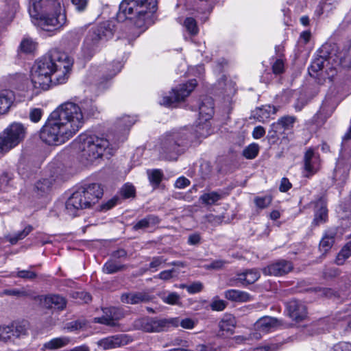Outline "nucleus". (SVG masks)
Instances as JSON below:
<instances>
[{
    "label": "nucleus",
    "instance_id": "nucleus-35",
    "mask_svg": "<svg viewBox=\"0 0 351 351\" xmlns=\"http://www.w3.org/2000/svg\"><path fill=\"white\" fill-rule=\"evenodd\" d=\"M36 48V43L32 38H25L22 40L19 49L21 52L25 53H33Z\"/></svg>",
    "mask_w": 351,
    "mask_h": 351
},
{
    "label": "nucleus",
    "instance_id": "nucleus-20",
    "mask_svg": "<svg viewBox=\"0 0 351 351\" xmlns=\"http://www.w3.org/2000/svg\"><path fill=\"white\" fill-rule=\"evenodd\" d=\"M278 325L277 319L265 316L260 318L254 325L255 329L258 332L259 335L262 333H267L272 330Z\"/></svg>",
    "mask_w": 351,
    "mask_h": 351
},
{
    "label": "nucleus",
    "instance_id": "nucleus-37",
    "mask_svg": "<svg viewBox=\"0 0 351 351\" xmlns=\"http://www.w3.org/2000/svg\"><path fill=\"white\" fill-rule=\"evenodd\" d=\"M125 268V265H121L114 261L110 260L108 262H106L104 267H103V271L106 274H114L119 271H121Z\"/></svg>",
    "mask_w": 351,
    "mask_h": 351
},
{
    "label": "nucleus",
    "instance_id": "nucleus-58",
    "mask_svg": "<svg viewBox=\"0 0 351 351\" xmlns=\"http://www.w3.org/2000/svg\"><path fill=\"white\" fill-rule=\"evenodd\" d=\"M190 184V181L185 177H180L175 182V186L178 189H184Z\"/></svg>",
    "mask_w": 351,
    "mask_h": 351
},
{
    "label": "nucleus",
    "instance_id": "nucleus-48",
    "mask_svg": "<svg viewBox=\"0 0 351 351\" xmlns=\"http://www.w3.org/2000/svg\"><path fill=\"white\" fill-rule=\"evenodd\" d=\"M52 185V182L49 179H43L42 180H39L36 184V189L38 191H40L41 193H46L49 191L51 186Z\"/></svg>",
    "mask_w": 351,
    "mask_h": 351
},
{
    "label": "nucleus",
    "instance_id": "nucleus-17",
    "mask_svg": "<svg viewBox=\"0 0 351 351\" xmlns=\"http://www.w3.org/2000/svg\"><path fill=\"white\" fill-rule=\"evenodd\" d=\"M140 328L148 332H159L164 330L167 322L165 320H156L143 318L138 321Z\"/></svg>",
    "mask_w": 351,
    "mask_h": 351
},
{
    "label": "nucleus",
    "instance_id": "nucleus-18",
    "mask_svg": "<svg viewBox=\"0 0 351 351\" xmlns=\"http://www.w3.org/2000/svg\"><path fill=\"white\" fill-rule=\"evenodd\" d=\"M39 300L42 305L48 308H56L62 310L65 308L66 300L58 295H51L47 296H40Z\"/></svg>",
    "mask_w": 351,
    "mask_h": 351
},
{
    "label": "nucleus",
    "instance_id": "nucleus-46",
    "mask_svg": "<svg viewBox=\"0 0 351 351\" xmlns=\"http://www.w3.org/2000/svg\"><path fill=\"white\" fill-rule=\"evenodd\" d=\"M226 305L227 303L226 301L219 299L218 297H215L212 300L210 306L214 311H221L226 308Z\"/></svg>",
    "mask_w": 351,
    "mask_h": 351
},
{
    "label": "nucleus",
    "instance_id": "nucleus-7",
    "mask_svg": "<svg viewBox=\"0 0 351 351\" xmlns=\"http://www.w3.org/2000/svg\"><path fill=\"white\" fill-rule=\"evenodd\" d=\"M77 141L82 159L90 162L100 158L109 146V142L106 138L92 134H81Z\"/></svg>",
    "mask_w": 351,
    "mask_h": 351
},
{
    "label": "nucleus",
    "instance_id": "nucleus-33",
    "mask_svg": "<svg viewBox=\"0 0 351 351\" xmlns=\"http://www.w3.org/2000/svg\"><path fill=\"white\" fill-rule=\"evenodd\" d=\"M17 330H14V326H0V341H7L12 337H19Z\"/></svg>",
    "mask_w": 351,
    "mask_h": 351
},
{
    "label": "nucleus",
    "instance_id": "nucleus-42",
    "mask_svg": "<svg viewBox=\"0 0 351 351\" xmlns=\"http://www.w3.org/2000/svg\"><path fill=\"white\" fill-rule=\"evenodd\" d=\"M183 25L191 35L195 36L198 34L199 28L195 19L192 17L186 18Z\"/></svg>",
    "mask_w": 351,
    "mask_h": 351
},
{
    "label": "nucleus",
    "instance_id": "nucleus-5",
    "mask_svg": "<svg viewBox=\"0 0 351 351\" xmlns=\"http://www.w3.org/2000/svg\"><path fill=\"white\" fill-rule=\"evenodd\" d=\"M104 190L97 183L85 184L77 189L66 202L69 215L75 216L79 210L91 207L102 197Z\"/></svg>",
    "mask_w": 351,
    "mask_h": 351
},
{
    "label": "nucleus",
    "instance_id": "nucleus-22",
    "mask_svg": "<svg viewBox=\"0 0 351 351\" xmlns=\"http://www.w3.org/2000/svg\"><path fill=\"white\" fill-rule=\"evenodd\" d=\"M316 208L317 210L313 223L316 226H319L325 223L328 219L326 200L323 197L320 198L316 203Z\"/></svg>",
    "mask_w": 351,
    "mask_h": 351
},
{
    "label": "nucleus",
    "instance_id": "nucleus-11",
    "mask_svg": "<svg viewBox=\"0 0 351 351\" xmlns=\"http://www.w3.org/2000/svg\"><path fill=\"white\" fill-rule=\"evenodd\" d=\"M197 86L196 80H190L186 84L180 85L178 88L173 89L169 96H165L160 101L161 105L172 106L175 103L184 100Z\"/></svg>",
    "mask_w": 351,
    "mask_h": 351
},
{
    "label": "nucleus",
    "instance_id": "nucleus-43",
    "mask_svg": "<svg viewBox=\"0 0 351 351\" xmlns=\"http://www.w3.org/2000/svg\"><path fill=\"white\" fill-rule=\"evenodd\" d=\"M272 71L275 75H280L285 71V60L282 55L280 54L279 57L272 64Z\"/></svg>",
    "mask_w": 351,
    "mask_h": 351
},
{
    "label": "nucleus",
    "instance_id": "nucleus-4",
    "mask_svg": "<svg viewBox=\"0 0 351 351\" xmlns=\"http://www.w3.org/2000/svg\"><path fill=\"white\" fill-rule=\"evenodd\" d=\"M156 0H123L117 14L119 20L129 19L136 27L145 30L153 23V14L156 11Z\"/></svg>",
    "mask_w": 351,
    "mask_h": 351
},
{
    "label": "nucleus",
    "instance_id": "nucleus-62",
    "mask_svg": "<svg viewBox=\"0 0 351 351\" xmlns=\"http://www.w3.org/2000/svg\"><path fill=\"white\" fill-rule=\"evenodd\" d=\"M201 237L198 233L190 234L188 238V243L191 245H197L200 242Z\"/></svg>",
    "mask_w": 351,
    "mask_h": 351
},
{
    "label": "nucleus",
    "instance_id": "nucleus-32",
    "mask_svg": "<svg viewBox=\"0 0 351 351\" xmlns=\"http://www.w3.org/2000/svg\"><path fill=\"white\" fill-rule=\"evenodd\" d=\"M160 223V219L155 215H148L138 221L134 226L135 230L152 227Z\"/></svg>",
    "mask_w": 351,
    "mask_h": 351
},
{
    "label": "nucleus",
    "instance_id": "nucleus-38",
    "mask_svg": "<svg viewBox=\"0 0 351 351\" xmlns=\"http://www.w3.org/2000/svg\"><path fill=\"white\" fill-rule=\"evenodd\" d=\"M351 256V241L348 242L341 249L337 256L336 263L342 265L345 260Z\"/></svg>",
    "mask_w": 351,
    "mask_h": 351
},
{
    "label": "nucleus",
    "instance_id": "nucleus-12",
    "mask_svg": "<svg viewBox=\"0 0 351 351\" xmlns=\"http://www.w3.org/2000/svg\"><path fill=\"white\" fill-rule=\"evenodd\" d=\"M199 116L204 123L202 125L197 126L196 132L200 137H206L209 133L207 131L209 128V124L207 123L214 113L213 102L210 98L206 99L199 106Z\"/></svg>",
    "mask_w": 351,
    "mask_h": 351
},
{
    "label": "nucleus",
    "instance_id": "nucleus-31",
    "mask_svg": "<svg viewBox=\"0 0 351 351\" xmlns=\"http://www.w3.org/2000/svg\"><path fill=\"white\" fill-rule=\"evenodd\" d=\"M69 337H60L51 339L43 345V348L47 350H56L66 346L71 343Z\"/></svg>",
    "mask_w": 351,
    "mask_h": 351
},
{
    "label": "nucleus",
    "instance_id": "nucleus-13",
    "mask_svg": "<svg viewBox=\"0 0 351 351\" xmlns=\"http://www.w3.org/2000/svg\"><path fill=\"white\" fill-rule=\"evenodd\" d=\"M320 165L319 154L312 148L308 149L304 156V176L311 177L319 170Z\"/></svg>",
    "mask_w": 351,
    "mask_h": 351
},
{
    "label": "nucleus",
    "instance_id": "nucleus-50",
    "mask_svg": "<svg viewBox=\"0 0 351 351\" xmlns=\"http://www.w3.org/2000/svg\"><path fill=\"white\" fill-rule=\"evenodd\" d=\"M16 277L27 279L33 280L36 278L37 275L34 271L30 270H21L18 271L15 275Z\"/></svg>",
    "mask_w": 351,
    "mask_h": 351
},
{
    "label": "nucleus",
    "instance_id": "nucleus-54",
    "mask_svg": "<svg viewBox=\"0 0 351 351\" xmlns=\"http://www.w3.org/2000/svg\"><path fill=\"white\" fill-rule=\"evenodd\" d=\"M331 351H351V343L339 342L332 348Z\"/></svg>",
    "mask_w": 351,
    "mask_h": 351
},
{
    "label": "nucleus",
    "instance_id": "nucleus-1",
    "mask_svg": "<svg viewBox=\"0 0 351 351\" xmlns=\"http://www.w3.org/2000/svg\"><path fill=\"white\" fill-rule=\"evenodd\" d=\"M84 123L81 107L73 102H64L51 113L40 130V137L49 145H62L72 138Z\"/></svg>",
    "mask_w": 351,
    "mask_h": 351
},
{
    "label": "nucleus",
    "instance_id": "nucleus-63",
    "mask_svg": "<svg viewBox=\"0 0 351 351\" xmlns=\"http://www.w3.org/2000/svg\"><path fill=\"white\" fill-rule=\"evenodd\" d=\"M207 221L214 225L220 224L222 221V218L219 216L214 215H208L207 217Z\"/></svg>",
    "mask_w": 351,
    "mask_h": 351
},
{
    "label": "nucleus",
    "instance_id": "nucleus-26",
    "mask_svg": "<svg viewBox=\"0 0 351 351\" xmlns=\"http://www.w3.org/2000/svg\"><path fill=\"white\" fill-rule=\"evenodd\" d=\"M336 234L337 229L335 228L326 230L319 243V250L322 252H327L332 247Z\"/></svg>",
    "mask_w": 351,
    "mask_h": 351
},
{
    "label": "nucleus",
    "instance_id": "nucleus-27",
    "mask_svg": "<svg viewBox=\"0 0 351 351\" xmlns=\"http://www.w3.org/2000/svg\"><path fill=\"white\" fill-rule=\"evenodd\" d=\"M237 321L231 314H225L219 323V327L221 332L226 335H232L236 327Z\"/></svg>",
    "mask_w": 351,
    "mask_h": 351
},
{
    "label": "nucleus",
    "instance_id": "nucleus-28",
    "mask_svg": "<svg viewBox=\"0 0 351 351\" xmlns=\"http://www.w3.org/2000/svg\"><path fill=\"white\" fill-rule=\"evenodd\" d=\"M15 99L14 92L5 90L0 93V115L7 113Z\"/></svg>",
    "mask_w": 351,
    "mask_h": 351
},
{
    "label": "nucleus",
    "instance_id": "nucleus-39",
    "mask_svg": "<svg viewBox=\"0 0 351 351\" xmlns=\"http://www.w3.org/2000/svg\"><path fill=\"white\" fill-rule=\"evenodd\" d=\"M32 230L31 226H26L22 231L14 234L13 236L7 237L8 240L12 245L16 244L19 241L23 239L26 237Z\"/></svg>",
    "mask_w": 351,
    "mask_h": 351
},
{
    "label": "nucleus",
    "instance_id": "nucleus-36",
    "mask_svg": "<svg viewBox=\"0 0 351 351\" xmlns=\"http://www.w3.org/2000/svg\"><path fill=\"white\" fill-rule=\"evenodd\" d=\"M221 199V195L215 191L204 193L199 197V199L202 201V202L206 205L214 204Z\"/></svg>",
    "mask_w": 351,
    "mask_h": 351
},
{
    "label": "nucleus",
    "instance_id": "nucleus-52",
    "mask_svg": "<svg viewBox=\"0 0 351 351\" xmlns=\"http://www.w3.org/2000/svg\"><path fill=\"white\" fill-rule=\"evenodd\" d=\"M165 262L166 259L164 258L162 256L154 257L149 263V268L154 269V271H157L158 268Z\"/></svg>",
    "mask_w": 351,
    "mask_h": 351
},
{
    "label": "nucleus",
    "instance_id": "nucleus-60",
    "mask_svg": "<svg viewBox=\"0 0 351 351\" xmlns=\"http://www.w3.org/2000/svg\"><path fill=\"white\" fill-rule=\"evenodd\" d=\"M265 134V130L262 126L255 127L252 132V136L255 139L263 137Z\"/></svg>",
    "mask_w": 351,
    "mask_h": 351
},
{
    "label": "nucleus",
    "instance_id": "nucleus-56",
    "mask_svg": "<svg viewBox=\"0 0 351 351\" xmlns=\"http://www.w3.org/2000/svg\"><path fill=\"white\" fill-rule=\"evenodd\" d=\"M237 92L236 84L232 81H228L226 84L225 93L228 97L233 96Z\"/></svg>",
    "mask_w": 351,
    "mask_h": 351
},
{
    "label": "nucleus",
    "instance_id": "nucleus-29",
    "mask_svg": "<svg viewBox=\"0 0 351 351\" xmlns=\"http://www.w3.org/2000/svg\"><path fill=\"white\" fill-rule=\"evenodd\" d=\"M295 118L292 116H285L278 120L277 122L271 125V128L275 133H281L282 130H287L293 128Z\"/></svg>",
    "mask_w": 351,
    "mask_h": 351
},
{
    "label": "nucleus",
    "instance_id": "nucleus-47",
    "mask_svg": "<svg viewBox=\"0 0 351 351\" xmlns=\"http://www.w3.org/2000/svg\"><path fill=\"white\" fill-rule=\"evenodd\" d=\"M180 295L175 292L169 293L167 295H164L162 297V300L168 304L175 305L178 304L180 302Z\"/></svg>",
    "mask_w": 351,
    "mask_h": 351
},
{
    "label": "nucleus",
    "instance_id": "nucleus-16",
    "mask_svg": "<svg viewBox=\"0 0 351 351\" xmlns=\"http://www.w3.org/2000/svg\"><path fill=\"white\" fill-rule=\"evenodd\" d=\"M128 342V338L125 335H119L104 338L97 341L99 347L104 350L113 349L126 345Z\"/></svg>",
    "mask_w": 351,
    "mask_h": 351
},
{
    "label": "nucleus",
    "instance_id": "nucleus-59",
    "mask_svg": "<svg viewBox=\"0 0 351 351\" xmlns=\"http://www.w3.org/2000/svg\"><path fill=\"white\" fill-rule=\"evenodd\" d=\"M71 1L80 12L84 11L86 9L88 3L87 0H71Z\"/></svg>",
    "mask_w": 351,
    "mask_h": 351
},
{
    "label": "nucleus",
    "instance_id": "nucleus-8",
    "mask_svg": "<svg viewBox=\"0 0 351 351\" xmlns=\"http://www.w3.org/2000/svg\"><path fill=\"white\" fill-rule=\"evenodd\" d=\"M110 24L104 23L91 28L86 34L82 45V51L87 58L92 57L100 47L113 36Z\"/></svg>",
    "mask_w": 351,
    "mask_h": 351
},
{
    "label": "nucleus",
    "instance_id": "nucleus-24",
    "mask_svg": "<svg viewBox=\"0 0 351 351\" xmlns=\"http://www.w3.org/2000/svg\"><path fill=\"white\" fill-rule=\"evenodd\" d=\"M150 300L151 297L149 295L141 292L123 293L121 297L122 302L130 304L147 302Z\"/></svg>",
    "mask_w": 351,
    "mask_h": 351
},
{
    "label": "nucleus",
    "instance_id": "nucleus-51",
    "mask_svg": "<svg viewBox=\"0 0 351 351\" xmlns=\"http://www.w3.org/2000/svg\"><path fill=\"white\" fill-rule=\"evenodd\" d=\"M43 113V111L41 108H32L29 111V119L32 122L37 123L40 120Z\"/></svg>",
    "mask_w": 351,
    "mask_h": 351
},
{
    "label": "nucleus",
    "instance_id": "nucleus-19",
    "mask_svg": "<svg viewBox=\"0 0 351 351\" xmlns=\"http://www.w3.org/2000/svg\"><path fill=\"white\" fill-rule=\"evenodd\" d=\"M261 277L260 272L256 269H246L237 275L236 280L242 286L246 287L254 284Z\"/></svg>",
    "mask_w": 351,
    "mask_h": 351
},
{
    "label": "nucleus",
    "instance_id": "nucleus-44",
    "mask_svg": "<svg viewBox=\"0 0 351 351\" xmlns=\"http://www.w3.org/2000/svg\"><path fill=\"white\" fill-rule=\"evenodd\" d=\"M147 174L149 182L156 185H158L160 184L163 177L162 171L159 169L148 171Z\"/></svg>",
    "mask_w": 351,
    "mask_h": 351
},
{
    "label": "nucleus",
    "instance_id": "nucleus-3",
    "mask_svg": "<svg viewBox=\"0 0 351 351\" xmlns=\"http://www.w3.org/2000/svg\"><path fill=\"white\" fill-rule=\"evenodd\" d=\"M62 0H30L29 13L45 31H60L67 24Z\"/></svg>",
    "mask_w": 351,
    "mask_h": 351
},
{
    "label": "nucleus",
    "instance_id": "nucleus-2",
    "mask_svg": "<svg viewBox=\"0 0 351 351\" xmlns=\"http://www.w3.org/2000/svg\"><path fill=\"white\" fill-rule=\"evenodd\" d=\"M73 63L67 53L58 49L49 51L32 66L31 81L34 88L46 90L52 85L65 83Z\"/></svg>",
    "mask_w": 351,
    "mask_h": 351
},
{
    "label": "nucleus",
    "instance_id": "nucleus-64",
    "mask_svg": "<svg viewBox=\"0 0 351 351\" xmlns=\"http://www.w3.org/2000/svg\"><path fill=\"white\" fill-rule=\"evenodd\" d=\"M276 346L275 345H267L261 347H258L253 349L252 351H275Z\"/></svg>",
    "mask_w": 351,
    "mask_h": 351
},
{
    "label": "nucleus",
    "instance_id": "nucleus-6",
    "mask_svg": "<svg viewBox=\"0 0 351 351\" xmlns=\"http://www.w3.org/2000/svg\"><path fill=\"white\" fill-rule=\"evenodd\" d=\"M191 133L182 129L166 134L157 147L160 157L165 160H176L183 150L190 144Z\"/></svg>",
    "mask_w": 351,
    "mask_h": 351
},
{
    "label": "nucleus",
    "instance_id": "nucleus-53",
    "mask_svg": "<svg viewBox=\"0 0 351 351\" xmlns=\"http://www.w3.org/2000/svg\"><path fill=\"white\" fill-rule=\"evenodd\" d=\"M121 193L125 197L129 198L134 195L135 189L132 184H126L122 187Z\"/></svg>",
    "mask_w": 351,
    "mask_h": 351
},
{
    "label": "nucleus",
    "instance_id": "nucleus-30",
    "mask_svg": "<svg viewBox=\"0 0 351 351\" xmlns=\"http://www.w3.org/2000/svg\"><path fill=\"white\" fill-rule=\"evenodd\" d=\"M330 59V56L326 55H320L319 58H315L308 67V73L311 76L314 77H317V73L321 71L325 66V63L328 61L327 59Z\"/></svg>",
    "mask_w": 351,
    "mask_h": 351
},
{
    "label": "nucleus",
    "instance_id": "nucleus-34",
    "mask_svg": "<svg viewBox=\"0 0 351 351\" xmlns=\"http://www.w3.org/2000/svg\"><path fill=\"white\" fill-rule=\"evenodd\" d=\"M136 120L130 116H123L117 121V126L120 130L127 131L133 125Z\"/></svg>",
    "mask_w": 351,
    "mask_h": 351
},
{
    "label": "nucleus",
    "instance_id": "nucleus-9",
    "mask_svg": "<svg viewBox=\"0 0 351 351\" xmlns=\"http://www.w3.org/2000/svg\"><path fill=\"white\" fill-rule=\"evenodd\" d=\"M26 130L21 123L9 125L0 134V153L5 154L17 146L25 138Z\"/></svg>",
    "mask_w": 351,
    "mask_h": 351
},
{
    "label": "nucleus",
    "instance_id": "nucleus-45",
    "mask_svg": "<svg viewBox=\"0 0 351 351\" xmlns=\"http://www.w3.org/2000/svg\"><path fill=\"white\" fill-rule=\"evenodd\" d=\"M271 200L272 199L270 195L256 197L254 198V203L258 208L264 209L270 205Z\"/></svg>",
    "mask_w": 351,
    "mask_h": 351
},
{
    "label": "nucleus",
    "instance_id": "nucleus-15",
    "mask_svg": "<svg viewBox=\"0 0 351 351\" xmlns=\"http://www.w3.org/2000/svg\"><path fill=\"white\" fill-rule=\"evenodd\" d=\"M287 311L289 316L295 321L299 322L306 316V306L298 300H291L287 303Z\"/></svg>",
    "mask_w": 351,
    "mask_h": 351
},
{
    "label": "nucleus",
    "instance_id": "nucleus-61",
    "mask_svg": "<svg viewBox=\"0 0 351 351\" xmlns=\"http://www.w3.org/2000/svg\"><path fill=\"white\" fill-rule=\"evenodd\" d=\"M291 187V184L289 182V180L286 178H283L281 180L280 185L279 187V189L281 192H287L288 190H289Z\"/></svg>",
    "mask_w": 351,
    "mask_h": 351
},
{
    "label": "nucleus",
    "instance_id": "nucleus-41",
    "mask_svg": "<svg viewBox=\"0 0 351 351\" xmlns=\"http://www.w3.org/2000/svg\"><path fill=\"white\" fill-rule=\"evenodd\" d=\"M259 152V146L257 143H251L243 150V156L247 159L255 158Z\"/></svg>",
    "mask_w": 351,
    "mask_h": 351
},
{
    "label": "nucleus",
    "instance_id": "nucleus-55",
    "mask_svg": "<svg viewBox=\"0 0 351 351\" xmlns=\"http://www.w3.org/2000/svg\"><path fill=\"white\" fill-rule=\"evenodd\" d=\"M203 289V285L200 282H195L186 287L187 291L191 293H196L200 292Z\"/></svg>",
    "mask_w": 351,
    "mask_h": 351
},
{
    "label": "nucleus",
    "instance_id": "nucleus-40",
    "mask_svg": "<svg viewBox=\"0 0 351 351\" xmlns=\"http://www.w3.org/2000/svg\"><path fill=\"white\" fill-rule=\"evenodd\" d=\"M32 230L31 226H26L22 231L14 234L13 236L7 237L8 240L12 245L16 244L19 241L23 239L26 237Z\"/></svg>",
    "mask_w": 351,
    "mask_h": 351
},
{
    "label": "nucleus",
    "instance_id": "nucleus-23",
    "mask_svg": "<svg viewBox=\"0 0 351 351\" xmlns=\"http://www.w3.org/2000/svg\"><path fill=\"white\" fill-rule=\"evenodd\" d=\"M224 296L227 300L235 302H247L252 301L253 299L249 293L237 289L226 291Z\"/></svg>",
    "mask_w": 351,
    "mask_h": 351
},
{
    "label": "nucleus",
    "instance_id": "nucleus-57",
    "mask_svg": "<svg viewBox=\"0 0 351 351\" xmlns=\"http://www.w3.org/2000/svg\"><path fill=\"white\" fill-rule=\"evenodd\" d=\"M176 271L174 269L165 270L161 271L156 278H160L163 280H168L171 279L173 277V274Z\"/></svg>",
    "mask_w": 351,
    "mask_h": 351
},
{
    "label": "nucleus",
    "instance_id": "nucleus-14",
    "mask_svg": "<svg viewBox=\"0 0 351 351\" xmlns=\"http://www.w3.org/2000/svg\"><path fill=\"white\" fill-rule=\"evenodd\" d=\"M292 269L293 265L291 262L280 260L264 267L263 273L267 276H283L291 271Z\"/></svg>",
    "mask_w": 351,
    "mask_h": 351
},
{
    "label": "nucleus",
    "instance_id": "nucleus-10",
    "mask_svg": "<svg viewBox=\"0 0 351 351\" xmlns=\"http://www.w3.org/2000/svg\"><path fill=\"white\" fill-rule=\"evenodd\" d=\"M122 66L123 64L121 62H112L104 65L92 66L89 74L97 84H102L120 72Z\"/></svg>",
    "mask_w": 351,
    "mask_h": 351
},
{
    "label": "nucleus",
    "instance_id": "nucleus-49",
    "mask_svg": "<svg viewBox=\"0 0 351 351\" xmlns=\"http://www.w3.org/2000/svg\"><path fill=\"white\" fill-rule=\"evenodd\" d=\"M4 293L8 295H14L17 297L31 296V291L22 289H7L4 291Z\"/></svg>",
    "mask_w": 351,
    "mask_h": 351
},
{
    "label": "nucleus",
    "instance_id": "nucleus-21",
    "mask_svg": "<svg viewBox=\"0 0 351 351\" xmlns=\"http://www.w3.org/2000/svg\"><path fill=\"white\" fill-rule=\"evenodd\" d=\"M104 315L100 317H95L94 322L105 324L110 326H115V320L119 317L116 315L117 308L114 307L103 309Z\"/></svg>",
    "mask_w": 351,
    "mask_h": 351
},
{
    "label": "nucleus",
    "instance_id": "nucleus-25",
    "mask_svg": "<svg viewBox=\"0 0 351 351\" xmlns=\"http://www.w3.org/2000/svg\"><path fill=\"white\" fill-rule=\"evenodd\" d=\"M276 113V108L274 106L269 105L263 106L261 108H256L252 114L254 119L259 122H266L269 120L271 114Z\"/></svg>",
    "mask_w": 351,
    "mask_h": 351
}]
</instances>
